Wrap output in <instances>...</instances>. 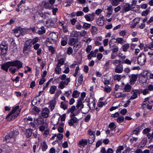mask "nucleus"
Here are the masks:
<instances>
[{"label": "nucleus", "mask_w": 153, "mask_h": 153, "mask_svg": "<svg viewBox=\"0 0 153 153\" xmlns=\"http://www.w3.org/2000/svg\"><path fill=\"white\" fill-rule=\"evenodd\" d=\"M23 63L18 60L9 61L1 65V68L3 70L7 72L10 67L9 71L12 74H14L16 71L23 67Z\"/></svg>", "instance_id": "obj_1"}, {"label": "nucleus", "mask_w": 153, "mask_h": 153, "mask_svg": "<svg viewBox=\"0 0 153 153\" xmlns=\"http://www.w3.org/2000/svg\"><path fill=\"white\" fill-rule=\"evenodd\" d=\"M19 108V106H17L13 108L12 111L6 117V119L8 121H10L13 120L17 117L20 111V110Z\"/></svg>", "instance_id": "obj_2"}, {"label": "nucleus", "mask_w": 153, "mask_h": 153, "mask_svg": "<svg viewBox=\"0 0 153 153\" xmlns=\"http://www.w3.org/2000/svg\"><path fill=\"white\" fill-rule=\"evenodd\" d=\"M30 41L29 40L27 41L24 44L23 52L25 55H27L31 50L30 48L32 45Z\"/></svg>", "instance_id": "obj_3"}, {"label": "nucleus", "mask_w": 153, "mask_h": 153, "mask_svg": "<svg viewBox=\"0 0 153 153\" xmlns=\"http://www.w3.org/2000/svg\"><path fill=\"white\" fill-rule=\"evenodd\" d=\"M0 48L1 53L3 56H5L7 53L8 49L7 43L5 42H2L0 45Z\"/></svg>", "instance_id": "obj_4"}, {"label": "nucleus", "mask_w": 153, "mask_h": 153, "mask_svg": "<svg viewBox=\"0 0 153 153\" xmlns=\"http://www.w3.org/2000/svg\"><path fill=\"white\" fill-rule=\"evenodd\" d=\"M146 59V57L144 54L141 53L137 58V63L140 65H143L145 64Z\"/></svg>", "instance_id": "obj_5"}, {"label": "nucleus", "mask_w": 153, "mask_h": 153, "mask_svg": "<svg viewBox=\"0 0 153 153\" xmlns=\"http://www.w3.org/2000/svg\"><path fill=\"white\" fill-rule=\"evenodd\" d=\"M50 112V110L47 108H43L41 111V117L43 118H46L49 116Z\"/></svg>", "instance_id": "obj_6"}, {"label": "nucleus", "mask_w": 153, "mask_h": 153, "mask_svg": "<svg viewBox=\"0 0 153 153\" xmlns=\"http://www.w3.org/2000/svg\"><path fill=\"white\" fill-rule=\"evenodd\" d=\"M70 80V78H68L64 81H61L59 82L58 88L61 89H63L65 87V85H68Z\"/></svg>", "instance_id": "obj_7"}, {"label": "nucleus", "mask_w": 153, "mask_h": 153, "mask_svg": "<svg viewBox=\"0 0 153 153\" xmlns=\"http://www.w3.org/2000/svg\"><path fill=\"white\" fill-rule=\"evenodd\" d=\"M148 99V98H146L145 101L143 102L142 104V108L144 110H146L147 109L150 110L152 108V106L151 105H149V102H147Z\"/></svg>", "instance_id": "obj_8"}, {"label": "nucleus", "mask_w": 153, "mask_h": 153, "mask_svg": "<svg viewBox=\"0 0 153 153\" xmlns=\"http://www.w3.org/2000/svg\"><path fill=\"white\" fill-rule=\"evenodd\" d=\"M129 77L131 78L130 80V85H133L135 83V82L137 81V74H132L130 75Z\"/></svg>", "instance_id": "obj_9"}, {"label": "nucleus", "mask_w": 153, "mask_h": 153, "mask_svg": "<svg viewBox=\"0 0 153 153\" xmlns=\"http://www.w3.org/2000/svg\"><path fill=\"white\" fill-rule=\"evenodd\" d=\"M131 93L132 95L131 97V99H134L136 98L137 97L138 94H140V90H132Z\"/></svg>", "instance_id": "obj_10"}, {"label": "nucleus", "mask_w": 153, "mask_h": 153, "mask_svg": "<svg viewBox=\"0 0 153 153\" xmlns=\"http://www.w3.org/2000/svg\"><path fill=\"white\" fill-rule=\"evenodd\" d=\"M88 106H83L82 108L81 109V112L84 114H86L87 113L89 110L90 109H91V103H89L88 104Z\"/></svg>", "instance_id": "obj_11"}, {"label": "nucleus", "mask_w": 153, "mask_h": 153, "mask_svg": "<svg viewBox=\"0 0 153 153\" xmlns=\"http://www.w3.org/2000/svg\"><path fill=\"white\" fill-rule=\"evenodd\" d=\"M50 35L51 37L49 42L52 43H56L57 39V36L55 33L51 34Z\"/></svg>", "instance_id": "obj_12"}, {"label": "nucleus", "mask_w": 153, "mask_h": 153, "mask_svg": "<svg viewBox=\"0 0 153 153\" xmlns=\"http://www.w3.org/2000/svg\"><path fill=\"white\" fill-rule=\"evenodd\" d=\"M78 122V120L76 117H72L69 120L68 123L70 126H72L74 123H77Z\"/></svg>", "instance_id": "obj_13"}, {"label": "nucleus", "mask_w": 153, "mask_h": 153, "mask_svg": "<svg viewBox=\"0 0 153 153\" xmlns=\"http://www.w3.org/2000/svg\"><path fill=\"white\" fill-rule=\"evenodd\" d=\"M132 9L131 6L129 4L126 3L125 4L123 7V11L126 12L129 10H131Z\"/></svg>", "instance_id": "obj_14"}, {"label": "nucleus", "mask_w": 153, "mask_h": 153, "mask_svg": "<svg viewBox=\"0 0 153 153\" xmlns=\"http://www.w3.org/2000/svg\"><path fill=\"white\" fill-rule=\"evenodd\" d=\"M34 122L37 125L43 124L44 123V120L42 117L39 116L37 118L34 119Z\"/></svg>", "instance_id": "obj_15"}, {"label": "nucleus", "mask_w": 153, "mask_h": 153, "mask_svg": "<svg viewBox=\"0 0 153 153\" xmlns=\"http://www.w3.org/2000/svg\"><path fill=\"white\" fill-rule=\"evenodd\" d=\"M123 69L122 65H117L115 68V71L118 73H122L123 71Z\"/></svg>", "instance_id": "obj_16"}, {"label": "nucleus", "mask_w": 153, "mask_h": 153, "mask_svg": "<svg viewBox=\"0 0 153 153\" xmlns=\"http://www.w3.org/2000/svg\"><path fill=\"white\" fill-rule=\"evenodd\" d=\"M15 140L13 139L10 134H7L5 137L4 140L7 142H12Z\"/></svg>", "instance_id": "obj_17"}, {"label": "nucleus", "mask_w": 153, "mask_h": 153, "mask_svg": "<svg viewBox=\"0 0 153 153\" xmlns=\"http://www.w3.org/2000/svg\"><path fill=\"white\" fill-rule=\"evenodd\" d=\"M21 27H17L13 30L16 36L19 37L21 35Z\"/></svg>", "instance_id": "obj_18"}, {"label": "nucleus", "mask_w": 153, "mask_h": 153, "mask_svg": "<svg viewBox=\"0 0 153 153\" xmlns=\"http://www.w3.org/2000/svg\"><path fill=\"white\" fill-rule=\"evenodd\" d=\"M33 130V129L29 128L26 131V136L27 138L30 137L32 135Z\"/></svg>", "instance_id": "obj_19"}, {"label": "nucleus", "mask_w": 153, "mask_h": 153, "mask_svg": "<svg viewBox=\"0 0 153 153\" xmlns=\"http://www.w3.org/2000/svg\"><path fill=\"white\" fill-rule=\"evenodd\" d=\"M50 107L51 108V111H52L55 107V105L56 104V101L55 100H52L50 102Z\"/></svg>", "instance_id": "obj_20"}, {"label": "nucleus", "mask_w": 153, "mask_h": 153, "mask_svg": "<svg viewBox=\"0 0 153 153\" xmlns=\"http://www.w3.org/2000/svg\"><path fill=\"white\" fill-rule=\"evenodd\" d=\"M97 23L98 25L102 26L104 25V21L102 18H100L97 20Z\"/></svg>", "instance_id": "obj_21"}, {"label": "nucleus", "mask_w": 153, "mask_h": 153, "mask_svg": "<svg viewBox=\"0 0 153 153\" xmlns=\"http://www.w3.org/2000/svg\"><path fill=\"white\" fill-rule=\"evenodd\" d=\"M10 135H11V137H12L14 139V138L18 135L19 132L17 130H13L10 133Z\"/></svg>", "instance_id": "obj_22"}, {"label": "nucleus", "mask_w": 153, "mask_h": 153, "mask_svg": "<svg viewBox=\"0 0 153 153\" xmlns=\"http://www.w3.org/2000/svg\"><path fill=\"white\" fill-rule=\"evenodd\" d=\"M78 40L77 39L72 38L70 39L69 43L71 45H75L77 42H78Z\"/></svg>", "instance_id": "obj_23"}, {"label": "nucleus", "mask_w": 153, "mask_h": 153, "mask_svg": "<svg viewBox=\"0 0 153 153\" xmlns=\"http://www.w3.org/2000/svg\"><path fill=\"white\" fill-rule=\"evenodd\" d=\"M124 0H112L111 2L112 5L114 6H117L120 2H122Z\"/></svg>", "instance_id": "obj_24"}, {"label": "nucleus", "mask_w": 153, "mask_h": 153, "mask_svg": "<svg viewBox=\"0 0 153 153\" xmlns=\"http://www.w3.org/2000/svg\"><path fill=\"white\" fill-rule=\"evenodd\" d=\"M131 89V86L128 84H126L124 87V91L126 92H129Z\"/></svg>", "instance_id": "obj_25"}, {"label": "nucleus", "mask_w": 153, "mask_h": 153, "mask_svg": "<svg viewBox=\"0 0 153 153\" xmlns=\"http://www.w3.org/2000/svg\"><path fill=\"white\" fill-rule=\"evenodd\" d=\"M57 89V87L56 86H51L49 92L51 94H53L55 93Z\"/></svg>", "instance_id": "obj_26"}, {"label": "nucleus", "mask_w": 153, "mask_h": 153, "mask_svg": "<svg viewBox=\"0 0 153 153\" xmlns=\"http://www.w3.org/2000/svg\"><path fill=\"white\" fill-rule=\"evenodd\" d=\"M41 145L42 151H46L48 147L46 142L45 141H43L42 143H41Z\"/></svg>", "instance_id": "obj_27"}, {"label": "nucleus", "mask_w": 153, "mask_h": 153, "mask_svg": "<svg viewBox=\"0 0 153 153\" xmlns=\"http://www.w3.org/2000/svg\"><path fill=\"white\" fill-rule=\"evenodd\" d=\"M88 141L86 139L82 140L80 141L79 143V144L80 146H84L85 145H86L87 144Z\"/></svg>", "instance_id": "obj_28"}, {"label": "nucleus", "mask_w": 153, "mask_h": 153, "mask_svg": "<svg viewBox=\"0 0 153 153\" xmlns=\"http://www.w3.org/2000/svg\"><path fill=\"white\" fill-rule=\"evenodd\" d=\"M107 10L108 11L107 13V15L110 16L112 14L113 9H112V6L110 5L108 6Z\"/></svg>", "instance_id": "obj_29"}, {"label": "nucleus", "mask_w": 153, "mask_h": 153, "mask_svg": "<svg viewBox=\"0 0 153 153\" xmlns=\"http://www.w3.org/2000/svg\"><path fill=\"white\" fill-rule=\"evenodd\" d=\"M82 100H80L79 99L78 100V103L76 105V107L78 108H80V109H82V108L84 106V105L82 103Z\"/></svg>", "instance_id": "obj_30"}, {"label": "nucleus", "mask_w": 153, "mask_h": 153, "mask_svg": "<svg viewBox=\"0 0 153 153\" xmlns=\"http://www.w3.org/2000/svg\"><path fill=\"white\" fill-rule=\"evenodd\" d=\"M114 80L120 81L122 79V76L120 75L116 74L114 76Z\"/></svg>", "instance_id": "obj_31"}, {"label": "nucleus", "mask_w": 153, "mask_h": 153, "mask_svg": "<svg viewBox=\"0 0 153 153\" xmlns=\"http://www.w3.org/2000/svg\"><path fill=\"white\" fill-rule=\"evenodd\" d=\"M60 67L58 65H56V67L55 69V71L56 74H59L61 73V69Z\"/></svg>", "instance_id": "obj_32"}, {"label": "nucleus", "mask_w": 153, "mask_h": 153, "mask_svg": "<svg viewBox=\"0 0 153 153\" xmlns=\"http://www.w3.org/2000/svg\"><path fill=\"white\" fill-rule=\"evenodd\" d=\"M80 93L77 90H74L72 94V96L75 98H78L79 95Z\"/></svg>", "instance_id": "obj_33"}, {"label": "nucleus", "mask_w": 153, "mask_h": 153, "mask_svg": "<svg viewBox=\"0 0 153 153\" xmlns=\"http://www.w3.org/2000/svg\"><path fill=\"white\" fill-rule=\"evenodd\" d=\"M38 14L40 16L44 19L48 18L49 17L48 15L45 13H43L42 12H38Z\"/></svg>", "instance_id": "obj_34"}, {"label": "nucleus", "mask_w": 153, "mask_h": 153, "mask_svg": "<svg viewBox=\"0 0 153 153\" xmlns=\"http://www.w3.org/2000/svg\"><path fill=\"white\" fill-rule=\"evenodd\" d=\"M116 40L118 43L120 44L121 45L123 44L126 42L123 38H117Z\"/></svg>", "instance_id": "obj_35"}, {"label": "nucleus", "mask_w": 153, "mask_h": 153, "mask_svg": "<svg viewBox=\"0 0 153 153\" xmlns=\"http://www.w3.org/2000/svg\"><path fill=\"white\" fill-rule=\"evenodd\" d=\"M101 87L104 88V91L107 93H110L112 90V88L111 87L108 86L107 87H104L103 86H101Z\"/></svg>", "instance_id": "obj_36"}, {"label": "nucleus", "mask_w": 153, "mask_h": 153, "mask_svg": "<svg viewBox=\"0 0 153 153\" xmlns=\"http://www.w3.org/2000/svg\"><path fill=\"white\" fill-rule=\"evenodd\" d=\"M109 127L111 131H113L116 127V126L114 123H111L109 125Z\"/></svg>", "instance_id": "obj_37"}, {"label": "nucleus", "mask_w": 153, "mask_h": 153, "mask_svg": "<svg viewBox=\"0 0 153 153\" xmlns=\"http://www.w3.org/2000/svg\"><path fill=\"white\" fill-rule=\"evenodd\" d=\"M29 41H30V43L32 45H34L37 43L39 41V39L37 37H36L33 39H30L28 40Z\"/></svg>", "instance_id": "obj_38"}, {"label": "nucleus", "mask_w": 153, "mask_h": 153, "mask_svg": "<svg viewBox=\"0 0 153 153\" xmlns=\"http://www.w3.org/2000/svg\"><path fill=\"white\" fill-rule=\"evenodd\" d=\"M129 48V44L128 43L125 44L122 46V49L124 52L127 51V49Z\"/></svg>", "instance_id": "obj_39"}, {"label": "nucleus", "mask_w": 153, "mask_h": 153, "mask_svg": "<svg viewBox=\"0 0 153 153\" xmlns=\"http://www.w3.org/2000/svg\"><path fill=\"white\" fill-rule=\"evenodd\" d=\"M45 30L44 27L42 26L41 27L40 30L38 31V33L39 35H42L43 34L45 33Z\"/></svg>", "instance_id": "obj_40"}, {"label": "nucleus", "mask_w": 153, "mask_h": 153, "mask_svg": "<svg viewBox=\"0 0 153 153\" xmlns=\"http://www.w3.org/2000/svg\"><path fill=\"white\" fill-rule=\"evenodd\" d=\"M44 7L47 9H51L52 8V7L51 5H50L49 3L45 2H44Z\"/></svg>", "instance_id": "obj_41"}, {"label": "nucleus", "mask_w": 153, "mask_h": 153, "mask_svg": "<svg viewBox=\"0 0 153 153\" xmlns=\"http://www.w3.org/2000/svg\"><path fill=\"white\" fill-rule=\"evenodd\" d=\"M140 94L143 93L144 95H146L149 93L148 89L147 88L143 90L142 89H140Z\"/></svg>", "instance_id": "obj_42"}, {"label": "nucleus", "mask_w": 153, "mask_h": 153, "mask_svg": "<svg viewBox=\"0 0 153 153\" xmlns=\"http://www.w3.org/2000/svg\"><path fill=\"white\" fill-rule=\"evenodd\" d=\"M73 2V0H66V1H65V3H66L67 4L66 5H65V7H67L68 6H70L71 4Z\"/></svg>", "instance_id": "obj_43"}, {"label": "nucleus", "mask_w": 153, "mask_h": 153, "mask_svg": "<svg viewBox=\"0 0 153 153\" xmlns=\"http://www.w3.org/2000/svg\"><path fill=\"white\" fill-rule=\"evenodd\" d=\"M91 26V24L87 23H84L82 27L84 29H88L90 28Z\"/></svg>", "instance_id": "obj_44"}, {"label": "nucleus", "mask_w": 153, "mask_h": 153, "mask_svg": "<svg viewBox=\"0 0 153 153\" xmlns=\"http://www.w3.org/2000/svg\"><path fill=\"white\" fill-rule=\"evenodd\" d=\"M83 80V76H82V74H81L79 75L78 81V82L79 84L78 85H80L81 84Z\"/></svg>", "instance_id": "obj_45"}, {"label": "nucleus", "mask_w": 153, "mask_h": 153, "mask_svg": "<svg viewBox=\"0 0 153 153\" xmlns=\"http://www.w3.org/2000/svg\"><path fill=\"white\" fill-rule=\"evenodd\" d=\"M65 59H60L58 61L57 65H58L61 66V65H63L65 63Z\"/></svg>", "instance_id": "obj_46"}, {"label": "nucleus", "mask_w": 153, "mask_h": 153, "mask_svg": "<svg viewBox=\"0 0 153 153\" xmlns=\"http://www.w3.org/2000/svg\"><path fill=\"white\" fill-rule=\"evenodd\" d=\"M124 120V117L122 116L118 117L117 119V122L118 123H120L123 122Z\"/></svg>", "instance_id": "obj_47"}, {"label": "nucleus", "mask_w": 153, "mask_h": 153, "mask_svg": "<svg viewBox=\"0 0 153 153\" xmlns=\"http://www.w3.org/2000/svg\"><path fill=\"white\" fill-rule=\"evenodd\" d=\"M140 129V127H138L137 128H136L135 130H134L131 132V134H134L136 135H137L138 133L139 132Z\"/></svg>", "instance_id": "obj_48"}, {"label": "nucleus", "mask_w": 153, "mask_h": 153, "mask_svg": "<svg viewBox=\"0 0 153 153\" xmlns=\"http://www.w3.org/2000/svg\"><path fill=\"white\" fill-rule=\"evenodd\" d=\"M60 107L61 108L64 110L67 109L68 107L67 105L63 102H62L61 103Z\"/></svg>", "instance_id": "obj_49"}, {"label": "nucleus", "mask_w": 153, "mask_h": 153, "mask_svg": "<svg viewBox=\"0 0 153 153\" xmlns=\"http://www.w3.org/2000/svg\"><path fill=\"white\" fill-rule=\"evenodd\" d=\"M76 108L75 106L74 105H72L71 106V108H69L68 110V112L73 113L75 110Z\"/></svg>", "instance_id": "obj_50"}, {"label": "nucleus", "mask_w": 153, "mask_h": 153, "mask_svg": "<svg viewBox=\"0 0 153 153\" xmlns=\"http://www.w3.org/2000/svg\"><path fill=\"white\" fill-rule=\"evenodd\" d=\"M150 11V9L149 8L147 9L145 11H144L142 13V15L143 16H146L147 15Z\"/></svg>", "instance_id": "obj_51"}, {"label": "nucleus", "mask_w": 153, "mask_h": 153, "mask_svg": "<svg viewBox=\"0 0 153 153\" xmlns=\"http://www.w3.org/2000/svg\"><path fill=\"white\" fill-rule=\"evenodd\" d=\"M120 62L121 61L120 60H115L112 61V63L116 66L117 65H118L117 64H120Z\"/></svg>", "instance_id": "obj_52"}, {"label": "nucleus", "mask_w": 153, "mask_h": 153, "mask_svg": "<svg viewBox=\"0 0 153 153\" xmlns=\"http://www.w3.org/2000/svg\"><path fill=\"white\" fill-rule=\"evenodd\" d=\"M91 28V32L93 34H95L97 30V28L94 26H92Z\"/></svg>", "instance_id": "obj_53"}, {"label": "nucleus", "mask_w": 153, "mask_h": 153, "mask_svg": "<svg viewBox=\"0 0 153 153\" xmlns=\"http://www.w3.org/2000/svg\"><path fill=\"white\" fill-rule=\"evenodd\" d=\"M124 149L123 146H119L116 151V153H121V151Z\"/></svg>", "instance_id": "obj_54"}, {"label": "nucleus", "mask_w": 153, "mask_h": 153, "mask_svg": "<svg viewBox=\"0 0 153 153\" xmlns=\"http://www.w3.org/2000/svg\"><path fill=\"white\" fill-rule=\"evenodd\" d=\"M92 48V47L91 45H88L85 49V51L86 52L88 53L90 52Z\"/></svg>", "instance_id": "obj_55"}, {"label": "nucleus", "mask_w": 153, "mask_h": 153, "mask_svg": "<svg viewBox=\"0 0 153 153\" xmlns=\"http://www.w3.org/2000/svg\"><path fill=\"white\" fill-rule=\"evenodd\" d=\"M95 137L94 136H93L92 137H90L88 139V143L89 144H92L94 141Z\"/></svg>", "instance_id": "obj_56"}, {"label": "nucleus", "mask_w": 153, "mask_h": 153, "mask_svg": "<svg viewBox=\"0 0 153 153\" xmlns=\"http://www.w3.org/2000/svg\"><path fill=\"white\" fill-rule=\"evenodd\" d=\"M84 17L85 18L86 20L88 21H92L94 19V18L91 19L90 16L88 15H85L84 16Z\"/></svg>", "instance_id": "obj_57"}, {"label": "nucleus", "mask_w": 153, "mask_h": 153, "mask_svg": "<svg viewBox=\"0 0 153 153\" xmlns=\"http://www.w3.org/2000/svg\"><path fill=\"white\" fill-rule=\"evenodd\" d=\"M59 119L56 118L53 119V120L52 121V123L54 125H56L59 123Z\"/></svg>", "instance_id": "obj_58"}, {"label": "nucleus", "mask_w": 153, "mask_h": 153, "mask_svg": "<svg viewBox=\"0 0 153 153\" xmlns=\"http://www.w3.org/2000/svg\"><path fill=\"white\" fill-rule=\"evenodd\" d=\"M106 103L104 102H99L98 104V106L99 107H102L103 105H105Z\"/></svg>", "instance_id": "obj_59"}, {"label": "nucleus", "mask_w": 153, "mask_h": 153, "mask_svg": "<svg viewBox=\"0 0 153 153\" xmlns=\"http://www.w3.org/2000/svg\"><path fill=\"white\" fill-rule=\"evenodd\" d=\"M87 33V31L85 30H83L80 32V34L81 36H84Z\"/></svg>", "instance_id": "obj_60"}, {"label": "nucleus", "mask_w": 153, "mask_h": 153, "mask_svg": "<svg viewBox=\"0 0 153 153\" xmlns=\"http://www.w3.org/2000/svg\"><path fill=\"white\" fill-rule=\"evenodd\" d=\"M73 50L72 48L71 47H69L68 49L67 53L68 54L70 55L73 53Z\"/></svg>", "instance_id": "obj_61"}, {"label": "nucleus", "mask_w": 153, "mask_h": 153, "mask_svg": "<svg viewBox=\"0 0 153 153\" xmlns=\"http://www.w3.org/2000/svg\"><path fill=\"white\" fill-rule=\"evenodd\" d=\"M147 141L145 140H143L140 143L141 147H144L146 144Z\"/></svg>", "instance_id": "obj_62"}, {"label": "nucleus", "mask_w": 153, "mask_h": 153, "mask_svg": "<svg viewBox=\"0 0 153 153\" xmlns=\"http://www.w3.org/2000/svg\"><path fill=\"white\" fill-rule=\"evenodd\" d=\"M84 13L82 11H78L76 13V16H83Z\"/></svg>", "instance_id": "obj_63"}, {"label": "nucleus", "mask_w": 153, "mask_h": 153, "mask_svg": "<svg viewBox=\"0 0 153 153\" xmlns=\"http://www.w3.org/2000/svg\"><path fill=\"white\" fill-rule=\"evenodd\" d=\"M123 62L128 65H130L131 63V61L128 59H126L124 60Z\"/></svg>", "instance_id": "obj_64"}]
</instances>
